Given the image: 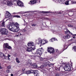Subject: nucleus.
Masks as SVG:
<instances>
[{"label":"nucleus","instance_id":"13","mask_svg":"<svg viewBox=\"0 0 76 76\" xmlns=\"http://www.w3.org/2000/svg\"><path fill=\"white\" fill-rule=\"evenodd\" d=\"M4 47H6L7 48H8V49H9V50H11L12 49V47L9 46V44L7 43L4 44Z\"/></svg>","mask_w":76,"mask_h":76},{"label":"nucleus","instance_id":"53","mask_svg":"<svg viewBox=\"0 0 76 76\" xmlns=\"http://www.w3.org/2000/svg\"><path fill=\"white\" fill-rule=\"evenodd\" d=\"M2 67H1V66H0V69H2Z\"/></svg>","mask_w":76,"mask_h":76},{"label":"nucleus","instance_id":"15","mask_svg":"<svg viewBox=\"0 0 76 76\" xmlns=\"http://www.w3.org/2000/svg\"><path fill=\"white\" fill-rule=\"evenodd\" d=\"M10 15H11V14H10L9 12H7L5 14V17L6 18H9V17L10 16Z\"/></svg>","mask_w":76,"mask_h":76},{"label":"nucleus","instance_id":"60","mask_svg":"<svg viewBox=\"0 0 76 76\" xmlns=\"http://www.w3.org/2000/svg\"><path fill=\"white\" fill-rule=\"evenodd\" d=\"M7 20H6V21H7Z\"/></svg>","mask_w":76,"mask_h":76},{"label":"nucleus","instance_id":"33","mask_svg":"<svg viewBox=\"0 0 76 76\" xmlns=\"http://www.w3.org/2000/svg\"><path fill=\"white\" fill-rule=\"evenodd\" d=\"M73 40V39H71L70 40H68V42H71V44H72V41Z\"/></svg>","mask_w":76,"mask_h":76},{"label":"nucleus","instance_id":"38","mask_svg":"<svg viewBox=\"0 0 76 76\" xmlns=\"http://www.w3.org/2000/svg\"><path fill=\"white\" fill-rule=\"evenodd\" d=\"M39 59L41 61H42V60H43V58L41 57H39Z\"/></svg>","mask_w":76,"mask_h":76},{"label":"nucleus","instance_id":"35","mask_svg":"<svg viewBox=\"0 0 76 76\" xmlns=\"http://www.w3.org/2000/svg\"><path fill=\"white\" fill-rule=\"evenodd\" d=\"M3 49L4 51H6V50H7V48H6L5 47H4V46L3 47Z\"/></svg>","mask_w":76,"mask_h":76},{"label":"nucleus","instance_id":"30","mask_svg":"<svg viewBox=\"0 0 76 76\" xmlns=\"http://www.w3.org/2000/svg\"><path fill=\"white\" fill-rule=\"evenodd\" d=\"M13 17L19 18H20V16L19 15H14Z\"/></svg>","mask_w":76,"mask_h":76},{"label":"nucleus","instance_id":"12","mask_svg":"<svg viewBox=\"0 0 76 76\" xmlns=\"http://www.w3.org/2000/svg\"><path fill=\"white\" fill-rule=\"evenodd\" d=\"M17 5L20 7L23 6V3L20 1H18L17 2Z\"/></svg>","mask_w":76,"mask_h":76},{"label":"nucleus","instance_id":"9","mask_svg":"<svg viewBox=\"0 0 76 76\" xmlns=\"http://www.w3.org/2000/svg\"><path fill=\"white\" fill-rule=\"evenodd\" d=\"M48 48V53H54V49L53 48L49 47Z\"/></svg>","mask_w":76,"mask_h":76},{"label":"nucleus","instance_id":"22","mask_svg":"<svg viewBox=\"0 0 76 76\" xmlns=\"http://www.w3.org/2000/svg\"><path fill=\"white\" fill-rule=\"evenodd\" d=\"M37 67L38 66H37V64H34V65H32L31 66V67L32 68L34 67V68H37Z\"/></svg>","mask_w":76,"mask_h":76},{"label":"nucleus","instance_id":"25","mask_svg":"<svg viewBox=\"0 0 76 76\" xmlns=\"http://www.w3.org/2000/svg\"><path fill=\"white\" fill-rule=\"evenodd\" d=\"M70 1H71V4H74L76 3V1L74 0H69Z\"/></svg>","mask_w":76,"mask_h":76},{"label":"nucleus","instance_id":"55","mask_svg":"<svg viewBox=\"0 0 76 76\" xmlns=\"http://www.w3.org/2000/svg\"><path fill=\"white\" fill-rule=\"evenodd\" d=\"M64 48H65V45H64Z\"/></svg>","mask_w":76,"mask_h":76},{"label":"nucleus","instance_id":"19","mask_svg":"<svg viewBox=\"0 0 76 76\" xmlns=\"http://www.w3.org/2000/svg\"><path fill=\"white\" fill-rule=\"evenodd\" d=\"M12 5L13 4H12V3L11 1H8L7 3V6H12Z\"/></svg>","mask_w":76,"mask_h":76},{"label":"nucleus","instance_id":"18","mask_svg":"<svg viewBox=\"0 0 76 76\" xmlns=\"http://www.w3.org/2000/svg\"><path fill=\"white\" fill-rule=\"evenodd\" d=\"M28 45L29 47H31V46H34V43L33 42H30L28 43Z\"/></svg>","mask_w":76,"mask_h":76},{"label":"nucleus","instance_id":"23","mask_svg":"<svg viewBox=\"0 0 76 76\" xmlns=\"http://www.w3.org/2000/svg\"><path fill=\"white\" fill-rule=\"evenodd\" d=\"M40 12L41 13H53V12L48 11H42Z\"/></svg>","mask_w":76,"mask_h":76},{"label":"nucleus","instance_id":"29","mask_svg":"<svg viewBox=\"0 0 76 76\" xmlns=\"http://www.w3.org/2000/svg\"><path fill=\"white\" fill-rule=\"evenodd\" d=\"M16 61L17 63H20V61H19V60L18 58L17 57L16 58Z\"/></svg>","mask_w":76,"mask_h":76},{"label":"nucleus","instance_id":"1","mask_svg":"<svg viewBox=\"0 0 76 76\" xmlns=\"http://www.w3.org/2000/svg\"><path fill=\"white\" fill-rule=\"evenodd\" d=\"M18 26L15 25L14 24L9 25L7 26L9 30L14 32H17L19 30V24L17 23Z\"/></svg>","mask_w":76,"mask_h":76},{"label":"nucleus","instance_id":"32","mask_svg":"<svg viewBox=\"0 0 76 76\" xmlns=\"http://www.w3.org/2000/svg\"><path fill=\"white\" fill-rule=\"evenodd\" d=\"M5 23V22H3L1 24V25L2 26H5V24L4 23Z\"/></svg>","mask_w":76,"mask_h":76},{"label":"nucleus","instance_id":"56","mask_svg":"<svg viewBox=\"0 0 76 76\" xmlns=\"http://www.w3.org/2000/svg\"><path fill=\"white\" fill-rule=\"evenodd\" d=\"M16 0H14V1H16Z\"/></svg>","mask_w":76,"mask_h":76},{"label":"nucleus","instance_id":"4","mask_svg":"<svg viewBox=\"0 0 76 76\" xmlns=\"http://www.w3.org/2000/svg\"><path fill=\"white\" fill-rule=\"evenodd\" d=\"M0 32L1 34L7 35L8 34V31L7 29L4 28H2L0 29Z\"/></svg>","mask_w":76,"mask_h":76},{"label":"nucleus","instance_id":"31","mask_svg":"<svg viewBox=\"0 0 76 76\" xmlns=\"http://www.w3.org/2000/svg\"><path fill=\"white\" fill-rule=\"evenodd\" d=\"M7 2V0H4L3 1V4H6V3Z\"/></svg>","mask_w":76,"mask_h":76},{"label":"nucleus","instance_id":"16","mask_svg":"<svg viewBox=\"0 0 76 76\" xmlns=\"http://www.w3.org/2000/svg\"><path fill=\"white\" fill-rule=\"evenodd\" d=\"M70 37V35H68L66 36H64L63 37V38L64 39H69Z\"/></svg>","mask_w":76,"mask_h":76},{"label":"nucleus","instance_id":"41","mask_svg":"<svg viewBox=\"0 0 76 76\" xmlns=\"http://www.w3.org/2000/svg\"><path fill=\"white\" fill-rule=\"evenodd\" d=\"M21 72H22V71H21V70H19L18 71V74L20 73Z\"/></svg>","mask_w":76,"mask_h":76},{"label":"nucleus","instance_id":"34","mask_svg":"<svg viewBox=\"0 0 76 76\" xmlns=\"http://www.w3.org/2000/svg\"><path fill=\"white\" fill-rule=\"evenodd\" d=\"M68 26H69V27H71V28H72L73 27V26L72 25L69 24L68 25H67Z\"/></svg>","mask_w":76,"mask_h":76},{"label":"nucleus","instance_id":"20","mask_svg":"<svg viewBox=\"0 0 76 76\" xmlns=\"http://www.w3.org/2000/svg\"><path fill=\"white\" fill-rule=\"evenodd\" d=\"M65 34H67V35H69V34H71V35H73V34L72 33H70V31H65Z\"/></svg>","mask_w":76,"mask_h":76},{"label":"nucleus","instance_id":"17","mask_svg":"<svg viewBox=\"0 0 76 76\" xmlns=\"http://www.w3.org/2000/svg\"><path fill=\"white\" fill-rule=\"evenodd\" d=\"M57 1L58 3H61V4H64V3H65V0H57Z\"/></svg>","mask_w":76,"mask_h":76},{"label":"nucleus","instance_id":"10","mask_svg":"<svg viewBox=\"0 0 76 76\" xmlns=\"http://www.w3.org/2000/svg\"><path fill=\"white\" fill-rule=\"evenodd\" d=\"M55 51L56 52L57 54H56L54 55V57L55 58H57V57H58L59 54H60V52L58 51V50L57 49L55 50Z\"/></svg>","mask_w":76,"mask_h":76},{"label":"nucleus","instance_id":"59","mask_svg":"<svg viewBox=\"0 0 76 76\" xmlns=\"http://www.w3.org/2000/svg\"><path fill=\"white\" fill-rule=\"evenodd\" d=\"M20 75H22V74H21Z\"/></svg>","mask_w":76,"mask_h":76},{"label":"nucleus","instance_id":"8","mask_svg":"<svg viewBox=\"0 0 76 76\" xmlns=\"http://www.w3.org/2000/svg\"><path fill=\"white\" fill-rule=\"evenodd\" d=\"M36 42L37 44H40V45H41V44H43V45L45 44V43H44L43 42V40H42L41 39H38L37 40H36Z\"/></svg>","mask_w":76,"mask_h":76},{"label":"nucleus","instance_id":"42","mask_svg":"<svg viewBox=\"0 0 76 76\" xmlns=\"http://www.w3.org/2000/svg\"><path fill=\"white\" fill-rule=\"evenodd\" d=\"M7 68H8V69H10V68H11V66H7Z\"/></svg>","mask_w":76,"mask_h":76},{"label":"nucleus","instance_id":"51","mask_svg":"<svg viewBox=\"0 0 76 76\" xmlns=\"http://www.w3.org/2000/svg\"><path fill=\"white\" fill-rule=\"evenodd\" d=\"M11 76H13V74H11Z\"/></svg>","mask_w":76,"mask_h":76},{"label":"nucleus","instance_id":"6","mask_svg":"<svg viewBox=\"0 0 76 76\" xmlns=\"http://www.w3.org/2000/svg\"><path fill=\"white\" fill-rule=\"evenodd\" d=\"M30 74L31 73H34L35 76H39V74H38V72L37 70H30Z\"/></svg>","mask_w":76,"mask_h":76},{"label":"nucleus","instance_id":"11","mask_svg":"<svg viewBox=\"0 0 76 76\" xmlns=\"http://www.w3.org/2000/svg\"><path fill=\"white\" fill-rule=\"evenodd\" d=\"M38 2H39V0L31 1L30 2H29V4H35V3H38Z\"/></svg>","mask_w":76,"mask_h":76},{"label":"nucleus","instance_id":"26","mask_svg":"<svg viewBox=\"0 0 76 76\" xmlns=\"http://www.w3.org/2000/svg\"><path fill=\"white\" fill-rule=\"evenodd\" d=\"M23 74H31V72L30 71H26L25 72H23Z\"/></svg>","mask_w":76,"mask_h":76},{"label":"nucleus","instance_id":"54","mask_svg":"<svg viewBox=\"0 0 76 76\" xmlns=\"http://www.w3.org/2000/svg\"><path fill=\"white\" fill-rule=\"evenodd\" d=\"M16 13L14 12L13 13V14H16Z\"/></svg>","mask_w":76,"mask_h":76},{"label":"nucleus","instance_id":"43","mask_svg":"<svg viewBox=\"0 0 76 76\" xmlns=\"http://www.w3.org/2000/svg\"><path fill=\"white\" fill-rule=\"evenodd\" d=\"M44 19V20H48V18H45Z\"/></svg>","mask_w":76,"mask_h":76},{"label":"nucleus","instance_id":"27","mask_svg":"<svg viewBox=\"0 0 76 76\" xmlns=\"http://www.w3.org/2000/svg\"><path fill=\"white\" fill-rule=\"evenodd\" d=\"M69 3H70V1L69 0L66 1L65 2L64 4H65L66 5H69Z\"/></svg>","mask_w":76,"mask_h":76},{"label":"nucleus","instance_id":"44","mask_svg":"<svg viewBox=\"0 0 76 76\" xmlns=\"http://www.w3.org/2000/svg\"><path fill=\"white\" fill-rule=\"evenodd\" d=\"M10 72V71L9 70H7L6 71V72L7 73H9V72Z\"/></svg>","mask_w":76,"mask_h":76},{"label":"nucleus","instance_id":"52","mask_svg":"<svg viewBox=\"0 0 76 76\" xmlns=\"http://www.w3.org/2000/svg\"><path fill=\"white\" fill-rule=\"evenodd\" d=\"M73 38H74V39H75V37L74 36L72 37Z\"/></svg>","mask_w":76,"mask_h":76},{"label":"nucleus","instance_id":"49","mask_svg":"<svg viewBox=\"0 0 76 76\" xmlns=\"http://www.w3.org/2000/svg\"><path fill=\"white\" fill-rule=\"evenodd\" d=\"M72 35H73L74 36H76V34H75L73 35V34H72Z\"/></svg>","mask_w":76,"mask_h":76},{"label":"nucleus","instance_id":"21","mask_svg":"<svg viewBox=\"0 0 76 76\" xmlns=\"http://www.w3.org/2000/svg\"><path fill=\"white\" fill-rule=\"evenodd\" d=\"M29 12V11L24 12L23 11H21L20 12H19L17 13H19V14H23V13H28Z\"/></svg>","mask_w":76,"mask_h":76},{"label":"nucleus","instance_id":"57","mask_svg":"<svg viewBox=\"0 0 76 76\" xmlns=\"http://www.w3.org/2000/svg\"><path fill=\"white\" fill-rule=\"evenodd\" d=\"M24 22H25V20H24Z\"/></svg>","mask_w":76,"mask_h":76},{"label":"nucleus","instance_id":"7","mask_svg":"<svg viewBox=\"0 0 76 76\" xmlns=\"http://www.w3.org/2000/svg\"><path fill=\"white\" fill-rule=\"evenodd\" d=\"M35 50V47H34L33 48L32 47H28L26 49V51L31 53L32 52V50Z\"/></svg>","mask_w":76,"mask_h":76},{"label":"nucleus","instance_id":"45","mask_svg":"<svg viewBox=\"0 0 76 76\" xmlns=\"http://www.w3.org/2000/svg\"><path fill=\"white\" fill-rule=\"evenodd\" d=\"M7 58H9V57H10V55H8V56H7Z\"/></svg>","mask_w":76,"mask_h":76},{"label":"nucleus","instance_id":"46","mask_svg":"<svg viewBox=\"0 0 76 76\" xmlns=\"http://www.w3.org/2000/svg\"><path fill=\"white\" fill-rule=\"evenodd\" d=\"M73 12L72 11V10H69V12Z\"/></svg>","mask_w":76,"mask_h":76},{"label":"nucleus","instance_id":"40","mask_svg":"<svg viewBox=\"0 0 76 76\" xmlns=\"http://www.w3.org/2000/svg\"><path fill=\"white\" fill-rule=\"evenodd\" d=\"M25 68H24L22 69V71L23 72H23H24V71H25Z\"/></svg>","mask_w":76,"mask_h":76},{"label":"nucleus","instance_id":"37","mask_svg":"<svg viewBox=\"0 0 76 76\" xmlns=\"http://www.w3.org/2000/svg\"><path fill=\"white\" fill-rule=\"evenodd\" d=\"M62 67V66H60L59 68H57V70H58L59 71H60V68H61Z\"/></svg>","mask_w":76,"mask_h":76},{"label":"nucleus","instance_id":"14","mask_svg":"<svg viewBox=\"0 0 76 76\" xmlns=\"http://www.w3.org/2000/svg\"><path fill=\"white\" fill-rule=\"evenodd\" d=\"M0 57H2L3 59H6L7 57L4 55V54L0 52Z\"/></svg>","mask_w":76,"mask_h":76},{"label":"nucleus","instance_id":"2","mask_svg":"<svg viewBox=\"0 0 76 76\" xmlns=\"http://www.w3.org/2000/svg\"><path fill=\"white\" fill-rule=\"evenodd\" d=\"M44 52V49H42V48H41L38 49L37 50L36 53H32L33 54H34L35 56L32 55L31 56V58H34L36 57H41V56L42 55V54Z\"/></svg>","mask_w":76,"mask_h":76},{"label":"nucleus","instance_id":"3","mask_svg":"<svg viewBox=\"0 0 76 76\" xmlns=\"http://www.w3.org/2000/svg\"><path fill=\"white\" fill-rule=\"evenodd\" d=\"M45 64L46 65H41L39 68L40 69H41L42 70H44V68L46 66H49V67H51L53 65V64L50 63V62L47 61L45 63Z\"/></svg>","mask_w":76,"mask_h":76},{"label":"nucleus","instance_id":"50","mask_svg":"<svg viewBox=\"0 0 76 76\" xmlns=\"http://www.w3.org/2000/svg\"><path fill=\"white\" fill-rule=\"evenodd\" d=\"M58 14H61V12H60L58 13Z\"/></svg>","mask_w":76,"mask_h":76},{"label":"nucleus","instance_id":"48","mask_svg":"<svg viewBox=\"0 0 76 76\" xmlns=\"http://www.w3.org/2000/svg\"><path fill=\"white\" fill-rule=\"evenodd\" d=\"M8 60H10V59L9 58H8Z\"/></svg>","mask_w":76,"mask_h":76},{"label":"nucleus","instance_id":"47","mask_svg":"<svg viewBox=\"0 0 76 76\" xmlns=\"http://www.w3.org/2000/svg\"><path fill=\"white\" fill-rule=\"evenodd\" d=\"M68 15H69V16H70L69 17H71V16H73V15H69V14H68Z\"/></svg>","mask_w":76,"mask_h":76},{"label":"nucleus","instance_id":"36","mask_svg":"<svg viewBox=\"0 0 76 76\" xmlns=\"http://www.w3.org/2000/svg\"><path fill=\"white\" fill-rule=\"evenodd\" d=\"M43 43H45H45H47V41L46 40H43Z\"/></svg>","mask_w":76,"mask_h":76},{"label":"nucleus","instance_id":"39","mask_svg":"<svg viewBox=\"0 0 76 76\" xmlns=\"http://www.w3.org/2000/svg\"><path fill=\"white\" fill-rule=\"evenodd\" d=\"M32 26H36V24L33 23L31 25Z\"/></svg>","mask_w":76,"mask_h":76},{"label":"nucleus","instance_id":"28","mask_svg":"<svg viewBox=\"0 0 76 76\" xmlns=\"http://www.w3.org/2000/svg\"><path fill=\"white\" fill-rule=\"evenodd\" d=\"M72 50L74 51H76V46H74V47H72Z\"/></svg>","mask_w":76,"mask_h":76},{"label":"nucleus","instance_id":"24","mask_svg":"<svg viewBox=\"0 0 76 76\" xmlns=\"http://www.w3.org/2000/svg\"><path fill=\"white\" fill-rule=\"evenodd\" d=\"M57 41V39H55V38H52L50 39V42H53V41H54L56 40Z\"/></svg>","mask_w":76,"mask_h":76},{"label":"nucleus","instance_id":"58","mask_svg":"<svg viewBox=\"0 0 76 76\" xmlns=\"http://www.w3.org/2000/svg\"><path fill=\"white\" fill-rule=\"evenodd\" d=\"M53 1H54L55 0H52Z\"/></svg>","mask_w":76,"mask_h":76},{"label":"nucleus","instance_id":"5","mask_svg":"<svg viewBox=\"0 0 76 76\" xmlns=\"http://www.w3.org/2000/svg\"><path fill=\"white\" fill-rule=\"evenodd\" d=\"M64 69L65 71H70L71 70L70 65L68 64H66L65 66L64 67Z\"/></svg>","mask_w":76,"mask_h":76}]
</instances>
